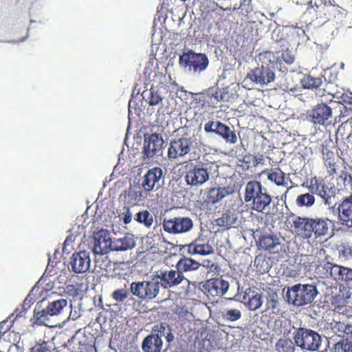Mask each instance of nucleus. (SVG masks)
Masks as SVG:
<instances>
[{"instance_id": "45", "label": "nucleus", "mask_w": 352, "mask_h": 352, "mask_svg": "<svg viewBox=\"0 0 352 352\" xmlns=\"http://www.w3.org/2000/svg\"><path fill=\"white\" fill-rule=\"evenodd\" d=\"M333 352H352V343L342 339L333 346Z\"/></svg>"}, {"instance_id": "21", "label": "nucleus", "mask_w": 352, "mask_h": 352, "mask_svg": "<svg viewBox=\"0 0 352 352\" xmlns=\"http://www.w3.org/2000/svg\"><path fill=\"white\" fill-rule=\"evenodd\" d=\"M331 108L324 103H320L311 110L308 118L314 124L324 125L331 117Z\"/></svg>"}, {"instance_id": "41", "label": "nucleus", "mask_w": 352, "mask_h": 352, "mask_svg": "<svg viewBox=\"0 0 352 352\" xmlns=\"http://www.w3.org/2000/svg\"><path fill=\"white\" fill-rule=\"evenodd\" d=\"M276 350L278 352H294V346L289 339H278L276 343Z\"/></svg>"}, {"instance_id": "19", "label": "nucleus", "mask_w": 352, "mask_h": 352, "mask_svg": "<svg viewBox=\"0 0 352 352\" xmlns=\"http://www.w3.org/2000/svg\"><path fill=\"white\" fill-rule=\"evenodd\" d=\"M72 272L75 274H82L88 271L90 267V256L89 252L82 250L75 252L72 255L71 261H69Z\"/></svg>"}, {"instance_id": "4", "label": "nucleus", "mask_w": 352, "mask_h": 352, "mask_svg": "<svg viewBox=\"0 0 352 352\" xmlns=\"http://www.w3.org/2000/svg\"><path fill=\"white\" fill-rule=\"evenodd\" d=\"M317 294L315 285L298 283L287 289L286 298L289 303L296 307H301L311 304Z\"/></svg>"}, {"instance_id": "60", "label": "nucleus", "mask_w": 352, "mask_h": 352, "mask_svg": "<svg viewBox=\"0 0 352 352\" xmlns=\"http://www.w3.org/2000/svg\"><path fill=\"white\" fill-rule=\"evenodd\" d=\"M263 164H264V158L263 157V155L259 157L253 155V167H256L258 165Z\"/></svg>"}, {"instance_id": "25", "label": "nucleus", "mask_w": 352, "mask_h": 352, "mask_svg": "<svg viewBox=\"0 0 352 352\" xmlns=\"http://www.w3.org/2000/svg\"><path fill=\"white\" fill-rule=\"evenodd\" d=\"M338 210H339V220L342 225L352 228V195L342 200Z\"/></svg>"}, {"instance_id": "23", "label": "nucleus", "mask_w": 352, "mask_h": 352, "mask_svg": "<svg viewBox=\"0 0 352 352\" xmlns=\"http://www.w3.org/2000/svg\"><path fill=\"white\" fill-rule=\"evenodd\" d=\"M184 248L190 255H210L213 252V248L200 236L196 238L190 243L184 245Z\"/></svg>"}, {"instance_id": "33", "label": "nucleus", "mask_w": 352, "mask_h": 352, "mask_svg": "<svg viewBox=\"0 0 352 352\" xmlns=\"http://www.w3.org/2000/svg\"><path fill=\"white\" fill-rule=\"evenodd\" d=\"M237 221V215L230 210H227L216 219L217 226L230 228Z\"/></svg>"}, {"instance_id": "36", "label": "nucleus", "mask_w": 352, "mask_h": 352, "mask_svg": "<svg viewBox=\"0 0 352 352\" xmlns=\"http://www.w3.org/2000/svg\"><path fill=\"white\" fill-rule=\"evenodd\" d=\"M168 327V326L164 322L157 324L153 328V333L149 336H158L160 338L166 337L167 341L170 342L173 340V335L170 332H168L170 331Z\"/></svg>"}, {"instance_id": "30", "label": "nucleus", "mask_w": 352, "mask_h": 352, "mask_svg": "<svg viewBox=\"0 0 352 352\" xmlns=\"http://www.w3.org/2000/svg\"><path fill=\"white\" fill-rule=\"evenodd\" d=\"M162 346V338L155 336H148L142 342L144 352H160Z\"/></svg>"}, {"instance_id": "48", "label": "nucleus", "mask_w": 352, "mask_h": 352, "mask_svg": "<svg viewBox=\"0 0 352 352\" xmlns=\"http://www.w3.org/2000/svg\"><path fill=\"white\" fill-rule=\"evenodd\" d=\"M338 181L342 182L344 187L349 186L352 188V175L346 168L340 172L339 177H338Z\"/></svg>"}, {"instance_id": "28", "label": "nucleus", "mask_w": 352, "mask_h": 352, "mask_svg": "<svg viewBox=\"0 0 352 352\" xmlns=\"http://www.w3.org/2000/svg\"><path fill=\"white\" fill-rule=\"evenodd\" d=\"M243 300L245 302V307L250 311H255L262 306V294L249 289V292H245V295H243Z\"/></svg>"}, {"instance_id": "59", "label": "nucleus", "mask_w": 352, "mask_h": 352, "mask_svg": "<svg viewBox=\"0 0 352 352\" xmlns=\"http://www.w3.org/2000/svg\"><path fill=\"white\" fill-rule=\"evenodd\" d=\"M345 339H352V324H348L347 328L344 329L343 336H339Z\"/></svg>"}, {"instance_id": "26", "label": "nucleus", "mask_w": 352, "mask_h": 352, "mask_svg": "<svg viewBox=\"0 0 352 352\" xmlns=\"http://www.w3.org/2000/svg\"><path fill=\"white\" fill-rule=\"evenodd\" d=\"M258 248L274 254L280 252L283 246L279 242V239L275 235H262L258 241Z\"/></svg>"}, {"instance_id": "50", "label": "nucleus", "mask_w": 352, "mask_h": 352, "mask_svg": "<svg viewBox=\"0 0 352 352\" xmlns=\"http://www.w3.org/2000/svg\"><path fill=\"white\" fill-rule=\"evenodd\" d=\"M81 292L82 289L78 283L68 285L65 287V294L73 298H77Z\"/></svg>"}, {"instance_id": "54", "label": "nucleus", "mask_w": 352, "mask_h": 352, "mask_svg": "<svg viewBox=\"0 0 352 352\" xmlns=\"http://www.w3.org/2000/svg\"><path fill=\"white\" fill-rule=\"evenodd\" d=\"M239 167L243 168L244 170H248L252 166V155L250 153H246L243 155V158L239 160Z\"/></svg>"}, {"instance_id": "58", "label": "nucleus", "mask_w": 352, "mask_h": 352, "mask_svg": "<svg viewBox=\"0 0 352 352\" xmlns=\"http://www.w3.org/2000/svg\"><path fill=\"white\" fill-rule=\"evenodd\" d=\"M320 6H322V2L320 0H311L310 2H309L308 9H312L315 12H317L318 9Z\"/></svg>"}, {"instance_id": "61", "label": "nucleus", "mask_w": 352, "mask_h": 352, "mask_svg": "<svg viewBox=\"0 0 352 352\" xmlns=\"http://www.w3.org/2000/svg\"><path fill=\"white\" fill-rule=\"evenodd\" d=\"M32 305V298L30 296H27L26 298H25L24 301H23L22 307L23 309L27 310L30 308Z\"/></svg>"}, {"instance_id": "64", "label": "nucleus", "mask_w": 352, "mask_h": 352, "mask_svg": "<svg viewBox=\"0 0 352 352\" xmlns=\"http://www.w3.org/2000/svg\"><path fill=\"white\" fill-rule=\"evenodd\" d=\"M69 243V239L67 238V239H65V243H63V250L65 249L66 245H67Z\"/></svg>"}, {"instance_id": "37", "label": "nucleus", "mask_w": 352, "mask_h": 352, "mask_svg": "<svg viewBox=\"0 0 352 352\" xmlns=\"http://www.w3.org/2000/svg\"><path fill=\"white\" fill-rule=\"evenodd\" d=\"M322 85L321 77H314L310 75H305L302 79H301V85L302 87L307 89H318Z\"/></svg>"}, {"instance_id": "10", "label": "nucleus", "mask_w": 352, "mask_h": 352, "mask_svg": "<svg viewBox=\"0 0 352 352\" xmlns=\"http://www.w3.org/2000/svg\"><path fill=\"white\" fill-rule=\"evenodd\" d=\"M229 282L220 278H211L200 284V289L209 299L221 297L229 289Z\"/></svg>"}, {"instance_id": "62", "label": "nucleus", "mask_w": 352, "mask_h": 352, "mask_svg": "<svg viewBox=\"0 0 352 352\" xmlns=\"http://www.w3.org/2000/svg\"><path fill=\"white\" fill-rule=\"evenodd\" d=\"M250 1H252V0H241V3H239V8H237V9L249 6Z\"/></svg>"}, {"instance_id": "5", "label": "nucleus", "mask_w": 352, "mask_h": 352, "mask_svg": "<svg viewBox=\"0 0 352 352\" xmlns=\"http://www.w3.org/2000/svg\"><path fill=\"white\" fill-rule=\"evenodd\" d=\"M197 145L195 140L188 135H184L180 138H173L170 140L168 147L167 157L170 161L184 158Z\"/></svg>"}, {"instance_id": "3", "label": "nucleus", "mask_w": 352, "mask_h": 352, "mask_svg": "<svg viewBox=\"0 0 352 352\" xmlns=\"http://www.w3.org/2000/svg\"><path fill=\"white\" fill-rule=\"evenodd\" d=\"M245 203L251 202L252 210L264 213L271 203V196L267 192L266 188L262 186L260 182L250 181L245 185Z\"/></svg>"}, {"instance_id": "35", "label": "nucleus", "mask_w": 352, "mask_h": 352, "mask_svg": "<svg viewBox=\"0 0 352 352\" xmlns=\"http://www.w3.org/2000/svg\"><path fill=\"white\" fill-rule=\"evenodd\" d=\"M268 181L276 184L278 186H284L285 182V173L283 172L279 168H272L267 173Z\"/></svg>"}, {"instance_id": "40", "label": "nucleus", "mask_w": 352, "mask_h": 352, "mask_svg": "<svg viewBox=\"0 0 352 352\" xmlns=\"http://www.w3.org/2000/svg\"><path fill=\"white\" fill-rule=\"evenodd\" d=\"M201 266L208 270V273L212 274V276H219L221 273V267L217 263L213 262L210 259L203 260V263H201Z\"/></svg>"}, {"instance_id": "9", "label": "nucleus", "mask_w": 352, "mask_h": 352, "mask_svg": "<svg viewBox=\"0 0 352 352\" xmlns=\"http://www.w3.org/2000/svg\"><path fill=\"white\" fill-rule=\"evenodd\" d=\"M317 273H320V277L331 276L335 280L345 283L352 280V270L344 266L334 264L330 261H324L316 267Z\"/></svg>"}, {"instance_id": "16", "label": "nucleus", "mask_w": 352, "mask_h": 352, "mask_svg": "<svg viewBox=\"0 0 352 352\" xmlns=\"http://www.w3.org/2000/svg\"><path fill=\"white\" fill-rule=\"evenodd\" d=\"M184 272L175 270H161L157 273V278L161 280L160 284L165 289L175 287L185 279Z\"/></svg>"}, {"instance_id": "49", "label": "nucleus", "mask_w": 352, "mask_h": 352, "mask_svg": "<svg viewBox=\"0 0 352 352\" xmlns=\"http://www.w3.org/2000/svg\"><path fill=\"white\" fill-rule=\"evenodd\" d=\"M213 190H216L217 192L220 193L221 195L224 197H228L237 192V187H236L235 184H228L224 187H213L212 188Z\"/></svg>"}, {"instance_id": "7", "label": "nucleus", "mask_w": 352, "mask_h": 352, "mask_svg": "<svg viewBox=\"0 0 352 352\" xmlns=\"http://www.w3.org/2000/svg\"><path fill=\"white\" fill-rule=\"evenodd\" d=\"M293 338L296 345L302 350L317 351L321 346V336L319 333L307 328L297 329Z\"/></svg>"}, {"instance_id": "55", "label": "nucleus", "mask_w": 352, "mask_h": 352, "mask_svg": "<svg viewBox=\"0 0 352 352\" xmlns=\"http://www.w3.org/2000/svg\"><path fill=\"white\" fill-rule=\"evenodd\" d=\"M331 330H333V333L338 336H342V333H344V329H346L348 324H345L342 322H331Z\"/></svg>"}, {"instance_id": "8", "label": "nucleus", "mask_w": 352, "mask_h": 352, "mask_svg": "<svg viewBox=\"0 0 352 352\" xmlns=\"http://www.w3.org/2000/svg\"><path fill=\"white\" fill-rule=\"evenodd\" d=\"M186 168L184 180L186 184L191 186H201L209 180L208 164L197 162L188 164Z\"/></svg>"}, {"instance_id": "24", "label": "nucleus", "mask_w": 352, "mask_h": 352, "mask_svg": "<svg viewBox=\"0 0 352 352\" xmlns=\"http://www.w3.org/2000/svg\"><path fill=\"white\" fill-rule=\"evenodd\" d=\"M228 92L224 88L218 87H211L203 94V102L208 106L215 107V105L221 102L226 100Z\"/></svg>"}, {"instance_id": "6", "label": "nucleus", "mask_w": 352, "mask_h": 352, "mask_svg": "<svg viewBox=\"0 0 352 352\" xmlns=\"http://www.w3.org/2000/svg\"><path fill=\"white\" fill-rule=\"evenodd\" d=\"M160 282L155 278L133 282L129 285V291L133 296L145 302H149L157 296L160 292Z\"/></svg>"}, {"instance_id": "52", "label": "nucleus", "mask_w": 352, "mask_h": 352, "mask_svg": "<svg viewBox=\"0 0 352 352\" xmlns=\"http://www.w3.org/2000/svg\"><path fill=\"white\" fill-rule=\"evenodd\" d=\"M74 342H77L79 345L80 350H86L87 348L91 346L90 343L87 342V338L85 333L78 335V333L73 336Z\"/></svg>"}, {"instance_id": "53", "label": "nucleus", "mask_w": 352, "mask_h": 352, "mask_svg": "<svg viewBox=\"0 0 352 352\" xmlns=\"http://www.w3.org/2000/svg\"><path fill=\"white\" fill-rule=\"evenodd\" d=\"M129 296V292L125 289H119L114 292H113L112 294H111V297L112 299L118 302H122L127 298Z\"/></svg>"}, {"instance_id": "44", "label": "nucleus", "mask_w": 352, "mask_h": 352, "mask_svg": "<svg viewBox=\"0 0 352 352\" xmlns=\"http://www.w3.org/2000/svg\"><path fill=\"white\" fill-rule=\"evenodd\" d=\"M223 318L230 322H234L241 318V311L239 309H229L223 311Z\"/></svg>"}, {"instance_id": "18", "label": "nucleus", "mask_w": 352, "mask_h": 352, "mask_svg": "<svg viewBox=\"0 0 352 352\" xmlns=\"http://www.w3.org/2000/svg\"><path fill=\"white\" fill-rule=\"evenodd\" d=\"M322 155V164L327 170L329 177H334L340 170V158L336 155L333 151H331L327 146H322L321 148Z\"/></svg>"}, {"instance_id": "38", "label": "nucleus", "mask_w": 352, "mask_h": 352, "mask_svg": "<svg viewBox=\"0 0 352 352\" xmlns=\"http://www.w3.org/2000/svg\"><path fill=\"white\" fill-rule=\"evenodd\" d=\"M296 203L298 207L310 208L315 204V197L309 192L301 194L297 196Z\"/></svg>"}, {"instance_id": "43", "label": "nucleus", "mask_w": 352, "mask_h": 352, "mask_svg": "<svg viewBox=\"0 0 352 352\" xmlns=\"http://www.w3.org/2000/svg\"><path fill=\"white\" fill-rule=\"evenodd\" d=\"M133 206H124L121 210L120 213H119V219H120L124 224L128 225L133 220V212L130 209L131 207Z\"/></svg>"}, {"instance_id": "57", "label": "nucleus", "mask_w": 352, "mask_h": 352, "mask_svg": "<svg viewBox=\"0 0 352 352\" xmlns=\"http://www.w3.org/2000/svg\"><path fill=\"white\" fill-rule=\"evenodd\" d=\"M194 352H208V350L204 346L202 340L195 342Z\"/></svg>"}, {"instance_id": "39", "label": "nucleus", "mask_w": 352, "mask_h": 352, "mask_svg": "<svg viewBox=\"0 0 352 352\" xmlns=\"http://www.w3.org/2000/svg\"><path fill=\"white\" fill-rule=\"evenodd\" d=\"M309 191L317 192L320 190H331L318 177L314 176L310 179V185L308 186Z\"/></svg>"}, {"instance_id": "13", "label": "nucleus", "mask_w": 352, "mask_h": 352, "mask_svg": "<svg viewBox=\"0 0 352 352\" xmlns=\"http://www.w3.org/2000/svg\"><path fill=\"white\" fill-rule=\"evenodd\" d=\"M179 63L184 67H189L195 72H203L208 67L209 60L205 54H197L192 50L182 54Z\"/></svg>"}, {"instance_id": "20", "label": "nucleus", "mask_w": 352, "mask_h": 352, "mask_svg": "<svg viewBox=\"0 0 352 352\" xmlns=\"http://www.w3.org/2000/svg\"><path fill=\"white\" fill-rule=\"evenodd\" d=\"M270 66L262 65L248 73V78L260 85H267L274 80V73L270 69Z\"/></svg>"}, {"instance_id": "17", "label": "nucleus", "mask_w": 352, "mask_h": 352, "mask_svg": "<svg viewBox=\"0 0 352 352\" xmlns=\"http://www.w3.org/2000/svg\"><path fill=\"white\" fill-rule=\"evenodd\" d=\"M94 245L92 251L94 254L104 255L111 251L113 242L108 230L102 229L94 233Z\"/></svg>"}, {"instance_id": "31", "label": "nucleus", "mask_w": 352, "mask_h": 352, "mask_svg": "<svg viewBox=\"0 0 352 352\" xmlns=\"http://www.w3.org/2000/svg\"><path fill=\"white\" fill-rule=\"evenodd\" d=\"M133 220L147 229L153 226V215L148 210H142L133 214Z\"/></svg>"}, {"instance_id": "22", "label": "nucleus", "mask_w": 352, "mask_h": 352, "mask_svg": "<svg viewBox=\"0 0 352 352\" xmlns=\"http://www.w3.org/2000/svg\"><path fill=\"white\" fill-rule=\"evenodd\" d=\"M162 170L160 167L148 169L142 177L141 187L147 192H152L155 186H160V181L162 179Z\"/></svg>"}, {"instance_id": "15", "label": "nucleus", "mask_w": 352, "mask_h": 352, "mask_svg": "<svg viewBox=\"0 0 352 352\" xmlns=\"http://www.w3.org/2000/svg\"><path fill=\"white\" fill-rule=\"evenodd\" d=\"M164 148V139L158 133L145 135L143 157L150 159L159 153Z\"/></svg>"}, {"instance_id": "12", "label": "nucleus", "mask_w": 352, "mask_h": 352, "mask_svg": "<svg viewBox=\"0 0 352 352\" xmlns=\"http://www.w3.org/2000/svg\"><path fill=\"white\" fill-rule=\"evenodd\" d=\"M204 131L205 133H212L220 136L227 143L234 144L237 142V136L236 135L235 131L219 120H210L205 123Z\"/></svg>"}, {"instance_id": "56", "label": "nucleus", "mask_w": 352, "mask_h": 352, "mask_svg": "<svg viewBox=\"0 0 352 352\" xmlns=\"http://www.w3.org/2000/svg\"><path fill=\"white\" fill-rule=\"evenodd\" d=\"M49 349L46 346V342H44L41 344H37L36 346L31 348L30 352H48Z\"/></svg>"}, {"instance_id": "27", "label": "nucleus", "mask_w": 352, "mask_h": 352, "mask_svg": "<svg viewBox=\"0 0 352 352\" xmlns=\"http://www.w3.org/2000/svg\"><path fill=\"white\" fill-rule=\"evenodd\" d=\"M151 191L136 190L134 188H129L128 190L124 191V194L121 195L120 197H124L125 206H134L137 204L142 201Z\"/></svg>"}, {"instance_id": "51", "label": "nucleus", "mask_w": 352, "mask_h": 352, "mask_svg": "<svg viewBox=\"0 0 352 352\" xmlns=\"http://www.w3.org/2000/svg\"><path fill=\"white\" fill-rule=\"evenodd\" d=\"M162 100V98L160 96L158 91L151 89V91H149V97L147 98V103H148L149 106H156L159 104Z\"/></svg>"}, {"instance_id": "14", "label": "nucleus", "mask_w": 352, "mask_h": 352, "mask_svg": "<svg viewBox=\"0 0 352 352\" xmlns=\"http://www.w3.org/2000/svg\"><path fill=\"white\" fill-rule=\"evenodd\" d=\"M67 305V301L63 298L49 303L45 309L41 310L34 309V318H36L37 323L45 324L48 316H53L59 314Z\"/></svg>"}, {"instance_id": "2", "label": "nucleus", "mask_w": 352, "mask_h": 352, "mask_svg": "<svg viewBox=\"0 0 352 352\" xmlns=\"http://www.w3.org/2000/svg\"><path fill=\"white\" fill-rule=\"evenodd\" d=\"M333 222L328 218L297 217L293 221V230L297 237L302 240L320 238L328 235Z\"/></svg>"}, {"instance_id": "42", "label": "nucleus", "mask_w": 352, "mask_h": 352, "mask_svg": "<svg viewBox=\"0 0 352 352\" xmlns=\"http://www.w3.org/2000/svg\"><path fill=\"white\" fill-rule=\"evenodd\" d=\"M331 191V190H324L320 191L311 192L310 194L313 195H316L317 196L320 197L321 199H322L323 204H324L325 206H330L333 204L334 198V194H329Z\"/></svg>"}, {"instance_id": "63", "label": "nucleus", "mask_w": 352, "mask_h": 352, "mask_svg": "<svg viewBox=\"0 0 352 352\" xmlns=\"http://www.w3.org/2000/svg\"><path fill=\"white\" fill-rule=\"evenodd\" d=\"M260 261L264 262V258L261 257H256L255 258V265L258 266V265L260 263Z\"/></svg>"}, {"instance_id": "47", "label": "nucleus", "mask_w": 352, "mask_h": 352, "mask_svg": "<svg viewBox=\"0 0 352 352\" xmlns=\"http://www.w3.org/2000/svg\"><path fill=\"white\" fill-rule=\"evenodd\" d=\"M265 311H270L273 314L277 312V295L276 294H272L268 296L266 298Z\"/></svg>"}, {"instance_id": "46", "label": "nucleus", "mask_w": 352, "mask_h": 352, "mask_svg": "<svg viewBox=\"0 0 352 352\" xmlns=\"http://www.w3.org/2000/svg\"><path fill=\"white\" fill-rule=\"evenodd\" d=\"M223 195L221 193L218 192L212 188L209 189L208 192V195H206V199H205V202L209 204H214L219 201H220L223 198H224Z\"/></svg>"}, {"instance_id": "1", "label": "nucleus", "mask_w": 352, "mask_h": 352, "mask_svg": "<svg viewBox=\"0 0 352 352\" xmlns=\"http://www.w3.org/2000/svg\"><path fill=\"white\" fill-rule=\"evenodd\" d=\"M305 36L301 28H276L272 32V41L276 42V52L266 51L259 54V60L263 65L285 74L287 69L284 64L290 65L295 60L293 53L289 50V42L296 36Z\"/></svg>"}, {"instance_id": "34", "label": "nucleus", "mask_w": 352, "mask_h": 352, "mask_svg": "<svg viewBox=\"0 0 352 352\" xmlns=\"http://www.w3.org/2000/svg\"><path fill=\"white\" fill-rule=\"evenodd\" d=\"M350 296L347 294L340 292L337 295L331 297V305L333 307V310L340 312L348 305V300Z\"/></svg>"}, {"instance_id": "29", "label": "nucleus", "mask_w": 352, "mask_h": 352, "mask_svg": "<svg viewBox=\"0 0 352 352\" xmlns=\"http://www.w3.org/2000/svg\"><path fill=\"white\" fill-rule=\"evenodd\" d=\"M201 267V263L190 257L183 256L176 263V270L182 273L197 271Z\"/></svg>"}, {"instance_id": "32", "label": "nucleus", "mask_w": 352, "mask_h": 352, "mask_svg": "<svg viewBox=\"0 0 352 352\" xmlns=\"http://www.w3.org/2000/svg\"><path fill=\"white\" fill-rule=\"evenodd\" d=\"M135 243L134 242L133 236L130 235H125L123 238L118 239L113 242L112 250L113 251H126L131 250Z\"/></svg>"}, {"instance_id": "11", "label": "nucleus", "mask_w": 352, "mask_h": 352, "mask_svg": "<svg viewBox=\"0 0 352 352\" xmlns=\"http://www.w3.org/2000/svg\"><path fill=\"white\" fill-rule=\"evenodd\" d=\"M192 220L188 217H175L171 219H164L163 229L165 232L171 234L187 233L192 228Z\"/></svg>"}]
</instances>
